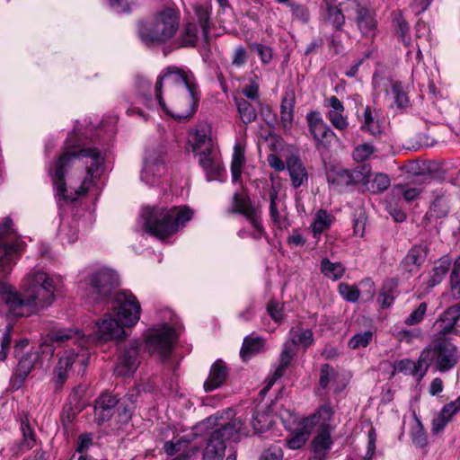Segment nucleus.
<instances>
[{
    "label": "nucleus",
    "instance_id": "1",
    "mask_svg": "<svg viewBox=\"0 0 460 460\" xmlns=\"http://www.w3.org/2000/svg\"><path fill=\"white\" fill-rule=\"evenodd\" d=\"M103 161L96 148L64 152L49 168L57 196L65 201H74L84 195L99 177Z\"/></svg>",
    "mask_w": 460,
    "mask_h": 460
},
{
    "label": "nucleus",
    "instance_id": "2",
    "mask_svg": "<svg viewBox=\"0 0 460 460\" xmlns=\"http://www.w3.org/2000/svg\"><path fill=\"white\" fill-rule=\"evenodd\" d=\"M8 274L0 270V279ZM21 290L0 279V296L9 317H28L49 306L55 300V279L42 270H33L22 279Z\"/></svg>",
    "mask_w": 460,
    "mask_h": 460
},
{
    "label": "nucleus",
    "instance_id": "3",
    "mask_svg": "<svg viewBox=\"0 0 460 460\" xmlns=\"http://www.w3.org/2000/svg\"><path fill=\"white\" fill-rule=\"evenodd\" d=\"M113 314H107L96 322L98 338L103 341L121 340L126 336L125 327H131L140 318L141 306L129 291H121L111 301Z\"/></svg>",
    "mask_w": 460,
    "mask_h": 460
},
{
    "label": "nucleus",
    "instance_id": "4",
    "mask_svg": "<svg viewBox=\"0 0 460 460\" xmlns=\"http://www.w3.org/2000/svg\"><path fill=\"white\" fill-rule=\"evenodd\" d=\"M192 217L193 211L186 206H148L143 208L141 212L146 231L162 240L184 227Z\"/></svg>",
    "mask_w": 460,
    "mask_h": 460
},
{
    "label": "nucleus",
    "instance_id": "5",
    "mask_svg": "<svg viewBox=\"0 0 460 460\" xmlns=\"http://www.w3.org/2000/svg\"><path fill=\"white\" fill-rule=\"evenodd\" d=\"M49 339L52 342L58 344L66 341L77 344L76 348H72L65 351L53 370L51 382L54 384L56 389H60L67 380L68 374L74 365L85 367L88 364L90 352L84 346L89 342L90 336L85 338L84 334H82L78 331L59 330L53 332Z\"/></svg>",
    "mask_w": 460,
    "mask_h": 460
},
{
    "label": "nucleus",
    "instance_id": "6",
    "mask_svg": "<svg viewBox=\"0 0 460 460\" xmlns=\"http://www.w3.org/2000/svg\"><path fill=\"white\" fill-rule=\"evenodd\" d=\"M180 25V13L166 7L156 12L152 17L137 25L140 40L146 46L161 45L170 41L177 33Z\"/></svg>",
    "mask_w": 460,
    "mask_h": 460
},
{
    "label": "nucleus",
    "instance_id": "7",
    "mask_svg": "<svg viewBox=\"0 0 460 460\" xmlns=\"http://www.w3.org/2000/svg\"><path fill=\"white\" fill-rule=\"evenodd\" d=\"M227 214H240L249 222L251 230L243 228L238 232L241 238L248 236L259 240L266 234L261 223V209L260 206L252 202L250 197L244 192H236L232 197L231 206L226 210Z\"/></svg>",
    "mask_w": 460,
    "mask_h": 460
},
{
    "label": "nucleus",
    "instance_id": "8",
    "mask_svg": "<svg viewBox=\"0 0 460 460\" xmlns=\"http://www.w3.org/2000/svg\"><path fill=\"white\" fill-rule=\"evenodd\" d=\"M164 84L169 95L179 91L182 86L190 88L198 85L194 75L190 69L177 66H166L161 71L155 84V94L160 107H164V101L162 98Z\"/></svg>",
    "mask_w": 460,
    "mask_h": 460
},
{
    "label": "nucleus",
    "instance_id": "9",
    "mask_svg": "<svg viewBox=\"0 0 460 460\" xmlns=\"http://www.w3.org/2000/svg\"><path fill=\"white\" fill-rule=\"evenodd\" d=\"M215 429L207 441L203 451V460H222L226 452V441L234 439L241 432L243 422L240 419H233L228 422L217 423Z\"/></svg>",
    "mask_w": 460,
    "mask_h": 460
},
{
    "label": "nucleus",
    "instance_id": "10",
    "mask_svg": "<svg viewBox=\"0 0 460 460\" xmlns=\"http://www.w3.org/2000/svg\"><path fill=\"white\" fill-rule=\"evenodd\" d=\"M12 225V219L6 217L0 226V270L3 273L11 272L24 250L23 242L13 234Z\"/></svg>",
    "mask_w": 460,
    "mask_h": 460
},
{
    "label": "nucleus",
    "instance_id": "11",
    "mask_svg": "<svg viewBox=\"0 0 460 460\" xmlns=\"http://www.w3.org/2000/svg\"><path fill=\"white\" fill-rule=\"evenodd\" d=\"M199 101V86H182L169 95V106L161 107L167 114L178 119H190L196 112Z\"/></svg>",
    "mask_w": 460,
    "mask_h": 460
},
{
    "label": "nucleus",
    "instance_id": "12",
    "mask_svg": "<svg viewBox=\"0 0 460 460\" xmlns=\"http://www.w3.org/2000/svg\"><path fill=\"white\" fill-rule=\"evenodd\" d=\"M428 351V369L434 364L435 369L440 372H447L452 369L458 362L459 352L457 347L449 339L434 337L429 346L422 349Z\"/></svg>",
    "mask_w": 460,
    "mask_h": 460
},
{
    "label": "nucleus",
    "instance_id": "13",
    "mask_svg": "<svg viewBox=\"0 0 460 460\" xmlns=\"http://www.w3.org/2000/svg\"><path fill=\"white\" fill-rule=\"evenodd\" d=\"M83 283L86 286V296L93 303H100L106 299L112 288L118 285L116 273L107 268L91 272Z\"/></svg>",
    "mask_w": 460,
    "mask_h": 460
},
{
    "label": "nucleus",
    "instance_id": "14",
    "mask_svg": "<svg viewBox=\"0 0 460 460\" xmlns=\"http://www.w3.org/2000/svg\"><path fill=\"white\" fill-rule=\"evenodd\" d=\"M175 342L176 332L167 324L153 329L146 337V346L148 351L159 356L163 360L169 358Z\"/></svg>",
    "mask_w": 460,
    "mask_h": 460
},
{
    "label": "nucleus",
    "instance_id": "15",
    "mask_svg": "<svg viewBox=\"0 0 460 460\" xmlns=\"http://www.w3.org/2000/svg\"><path fill=\"white\" fill-rule=\"evenodd\" d=\"M198 23L190 22L186 23L180 36L181 47H193L196 45L199 35L205 41L208 40L209 32V12L208 7L196 4L194 6Z\"/></svg>",
    "mask_w": 460,
    "mask_h": 460
},
{
    "label": "nucleus",
    "instance_id": "16",
    "mask_svg": "<svg viewBox=\"0 0 460 460\" xmlns=\"http://www.w3.org/2000/svg\"><path fill=\"white\" fill-rule=\"evenodd\" d=\"M165 152L163 147H153L146 151L141 181L147 185H155L160 177L165 172Z\"/></svg>",
    "mask_w": 460,
    "mask_h": 460
},
{
    "label": "nucleus",
    "instance_id": "17",
    "mask_svg": "<svg viewBox=\"0 0 460 460\" xmlns=\"http://www.w3.org/2000/svg\"><path fill=\"white\" fill-rule=\"evenodd\" d=\"M306 122L316 149L326 150L331 145L334 132L324 122L319 111H313L307 113Z\"/></svg>",
    "mask_w": 460,
    "mask_h": 460
},
{
    "label": "nucleus",
    "instance_id": "18",
    "mask_svg": "<svg viewBox=\"0 0 460 460\" xmlns=\"http://www.w3.org/2000/svg\"><path fill=\"white\" fill-rule=\"evenodd\" d=\"M117 404H119L118 411H122L119 412L122 421H128L130 419V411L127 410L123 406L124 402L119 403V401L115 396L109 394H103L98 397L94 405V420L98 425H102L111 418L114 407Z\"/></svg>",
    "mask_w": 460,
    "mask_h": 460
},
{
    "label": "nucleus",
    "instance_id": "19",
    "mask_svg": "<svg viewBox=\"0 0 460 460\" xmlns=\"http://www.w3.org/2000/svg\"><path fill=\"white\" fill-rule=\"evenodd\" d=\"M40 359V354L36 349H30L25 352L18 360V364L10 377V388L13 391L19 390L30 373L35 367Z\"/></svg>",
    "mask_w": 460,
    "mask_h": 460
},
{
    "label": "nucleus",
    "instance_id": "20",
    "mask_svg": "<svg viewBox=\"0 0 460 460\" xmlns=\"http://www.w3.org/2000/svg\"><path fill=\"white\" fill-rule=\"evenodd\" d=\"M139 344L134 341L125 347L119 353L114 372L119 376H131L139 365Z\"/></svg>",
    "mask_w": 460,
    "mask_h": 460
},
{
    "label": "nucleus",
    "instance_id": "21",
    "mask_svg": "<svg viewBox=\"0 0 460 460\" xmlns=\"http://www.w3.org/2000/svg\"><path fill=\"white\" fill-rule=\"evenodd\" d=\"M196 435L190 434L182 437H176L164 445V450L168 456H173L180 453L174 460H190L199 451L197 447H189L194 440Z\"/></svg>",
    "mask_w": 460,
    "mask_h": 460
},
{
    "label": "nucleus",
    "instance_id": "22",
    "mask_svg": "<svg viewBox=\"0 0 460 460\" xmlns=\"http://www.w3.org/2000/svg\"><path fill=\"white\" fill-rule=\"evenodd\" d=\"M428 351H421L417 361L404 358L399 360L394 365V371L412 376L417 380H421L428 372V363L429 362Z\"/></svg>",
    "mask_w": 460,
    "mask_h": 460
},
{
    "label": "nucleus",
    "instance_id": "23",
    "mask_svg": "<svg viewBox=\"0 0 460 460\" xmlns=\"http://www.w3.org/2000/svg\"><path fill=\"white\" fill-rule=\"evenodd\" d=\"M190 143L195 155L216 149L211 127L208 124H199L190 132Z\"/></svg>",
    "mask_w": 460,
    "mask_h": 460
},
{
    "label": "nucleus",
    "instance_id": "24",
    "mask_svg": "<svg viewBox=\"0 0 460 460\" xmlns=\"http://www.w3.org/2000/svg\"><path fill=\"white\" fill-rule=\"evenodd\" d=\"M460 320V305H454L446 309L435 323L438 332L436 338L447 339V336L455 332V326Z\"/></svg>",
    "mask_w": 460,
    "mask_h": 460
},
{
    "label": "nucleus",
    "instance_id": "25",
    "mask_svg": "<svg viewBox=\"0 0 460 460\" xmlns=\"http://www.w3.org/2000/svg\"><path fill=\"white\" fill-rule=\"evenodd\" d=\"M428 254L426 244H415L406 253L400 262L402 270L407 273H416L423 264Z\"/></svg>",
    "mask_w": 460,
    "mask_h": 460
},
{
    "label": "nucleus",
    "instance_id": "26",
    "mask_svg": "<svg viewBox=\"0 0 460 460\" xmlns=\"http://www.w3.org/2000/svg\"><path fill=\"white\" fill-rule=\"evenodd\" d=\"M326 106L329 107L326 118L332 127L340 131L346 130L349 128V119L344 114L343 103L336 96H331Z\"/></svg>",
    "mask_w": 460,
    "mask_h": 460
},
{
    "label": "nucleus",
    "instance_id": "27",
    "mask_svg": "<svg viewBox=\"0 0 460 460\" xmlns=\"http://www.w3.org/2000/svg\"><path fill=\"white\" fill-rule=\"evenodd\" d=\"M356 13L355 22L362 36L367 38L375 37L377 31L375 12L365 6H358Z\"/></svg>",
    "mask_w": 460,
    "mask_h": 460
},
{
    "label": "nucleus",
    "instance_id": "28",
    "mask_svg": "<svg viewBox=\"0 0 460 460\" xmlns=\"http://www.w3.org/2000/svg\"><path fill=\"white\" fill-rule=\"evenodd\" d=\"M195 155L199 157V164L206 172L208 181H211L220 175L224 168L217 148L207 152H201Z\"/></svg>",
    "mask_w": 460,
    "mask_h": 460
},
{
    "label": "nucleus",
    "instance_id": "29",
    "mask_svg": "<svg viewBox=\"0 0 460 460\" xmlns=\"http://www.w3.org/2000/svg\"><path fill=\"white\" fill-rule=\"evenodd\" d=\"M460 411V395L448 403H446L439 414L432 420L431 429L435 434L443 431L453 417Z\"/></svg>",
    "mask_w": 460,
    "mask_h": 460
},
{
    "label": "nucleus",
    "instance_id": "30",
    "mask_svg": "<svg viewBox=\"0 0 460 460\" xmlns=\"http://www.w3.org/2000/svg\"><path fill=\"white\" fill-rule=\"evenodd\" d=\"M451 267V261L448 257L438 260L434 267L429 271L423 283L424 292L429 293L435 286L440 284Z\"/></svg>",
    "mask_w": 460,
    "mask_h": 460
},
{
    "label": "nucleus",
    "instance_id": "31",
    "mask_svg": "<svg viewBox=\"0 0 460 460\" xmlns=\"http://www.w3.org/2000/svg\"><path fill=\"white\" fill-rule=\"evenodd\" d=\"M228 376V368L224 361L218 359L210 367L209 375L204 383L206 392L220 387Z\"/></svg>",
    "mask_w": 460,
    "mask_h": 460
},
{
    "label": "nucleus",
    "instance_id": "32",
    "mask_svg": "<svg viewBox=\"0 0 460 460\" xmlns=\"http://www.w3.org/2000/svg\"><path fill=\"white\" fill-rule=\"evenodd\" d=\"M429 180H431V176L429 174L417 175L413 183L418 186L412 187L410 184H398L394 189L402 195L406 202H411L420 197L424 190L422 185L429 182Z\"/></svg>",
    "mask_w": 460,
    "mask_h": 460
},
{
    "label": "nucleus",
    "instance_id": "33",
    "mask_svg": "<svg viewBox=\"0 0 460 460\" xmlns=\"http://www.w3.org/2000/svg\"><path fill=\"white\" fill-rule=\"evenodd\" d=\"M332 439L330 429H320L318 434L313 440V460H324L328 452L332 448Z\"/></svg>",
    "mask_w": 460,
    "mask_h": 460
},
{
    "label": "nucleus",
    "instance_id": "34",
    "mask_svg": "<svg viewBox=\"0 0 460 460\" xmlns=\"http://www.w3.org/2000/svg\"><path fill=\"white\" fill-rule=\"evenodd\" d=\"M333 409L330 402L321 404L317 411L305 420V425L320 426V429H330V421L333 416Z\"/></svg>",
    "mask_w": 460,
    "mask_h": 460
},
{
    "label": "nucleus",
    "instance_id": "35",
    "mask_svg": "<svg viewBox=\"0 0 460 460\" xmlns=\"http://www.w3.org/2000/svg\"><path fill=\"white\" fill-rule=\"evenodd\" d=\"M287 168L295 188L300 187L307 181L306 170L298 157H289L287 161Z\"/></svg>",
    "mask_w": 460,
    "mask_h": 460
},
{
    "label": "nucleus",
    "instance_id": "36",
    "mask_svg": "<svg viewBox=\"0 0 460 460\" xmlns=\"http://www.w3.org/2000/svg\"><path fill=\"white\" fill-rule=\"evenodd\" d=\"M266 350L265 340L260 336L248 335L243 339V342L240 350V356L246 361L252 356L261 353Z\"/></svg>",
    "mask_w": 460,
    "mask_h": 460
},
{
    "label": "nucleus",
    "instance_id": "37",
    "mask_svg": "<svg viewBox=\"0 0 460 460\" xmlns=\"http://www.w3.org/2000/svg\"><path fill=\"white\" fill-rule=\"evenodd\" d=\"M296 354V349L293 348L292 343L286 341L279 357V364L272 374L273 382L284 376Z\"/></svg>",
    "mask_w": 460,
    "mask_h": 460
},
{
    "label": "nucleus",
    "instance_id": "38",
    "mask_svg": "<svg viewBox=\"0 0 460 460\" xmlns=\"http://www.w3.org/2000/svg\"><path fill=\"white\" fill-rule=\"evenodd\" d=\"M338 373L329 364H323L320 368L319 385L326 390L329 387H333V393L339 394L342 387L337 385Z\"/></svg>",
    "mask_w": 460,
    "mask_h": 460
},
{
    "label": "nucleus",
    "instance_id": "39",
    "mask_svg": "<svg viewBox=\"0 0 460 460\" xmlns=\"http://www.w3.org/2000/svg\"><path fill=\"white\" fill-rule=\"evenodd\" d=\"M289 335L290 340L287 342L292 343L294 349H296L297 346L307 349L314 342V333L311 329L292 328L289 332Z\"/></svg>",
    "mask_w": 460,
    "mask_h": 460
},
{
    "label": "nucleus",
    "instance_id": "40",
    "mask_svg": "<svg viewBox=\"0 0 460 460\" xmlns=\"http://www.w3.org/2000/svg\"><path fill=\"white\" fill-rule=\"evenodd\" d=\"M244 152V146L241 143L234 145L231 162L233 181H238L241 179L243 168L246 162Z\"/></svg>",
    "mask_w": 460,
    "mask_h": 460
},
{
    "label": "nucleus",
    "instance_id": "41",
    "mask_svg": "<svg viewBox=\"0 0 460 460\" xmlns=\"http://www.w3.org/2000/svg\"><path fill=\"white\" fill-rule=\"evenodd\" d=\"M239 118L243 124H250L256 120L257 112L255 107L245 98L240 97L234 99Z\"/></svg>",
    "mask_w": 460,
    "mask_h": 460
},
{
    "label": "nucleus",
    "instance_id": "42",
    "mask_svg": "<svg viewBox=\"0 0 460 460\" xmlns=\"http://www.w3.org/2000/svg\"><path fill=\"white\" fill-rule=\"evenodd\" d=\"M332 223V216L325 210H319L314 216V222L312 224V231L314 237L317 238L325 230L330 228Z\"/></svg>",
    "mask_w": 460,
    "mask_h": 460
},
{
    "label": "nucleus",
    "instance_id": "43",
    "mask_svg": "<svg viewBox=\"0 0 460 460\" xmlns=\"http://www.w3.org/2000/svg\"><path fill=\"white\" fill-rule=\"evenodd\" d=\"M360 128L364 131L369 132L373 136H379L382 133V128L379 122L375 119L374 111L371 107L367 106L363 113V121Z\"/></svg>",
    "mask_w": 460,
    "mask_h": 460
},
{
    "label": "nucleus",
    "instance_id": "44",
    "mask_svg": "<svg viewBox=\"0 0 460 460\" xmlns=\"http://www.w3.org/2000/svg\"><path fill=\"white\" fill-rule=\"evenodd\" d=\"M323 11L324 21L331 24L333 29L341 31L345 24V16L341 9L336 5L325 8Z\"/></svg>",
    "mask_w": 460,
    "mask_h": 460
},
{
    "label": "nucleus",
    "instance_id": "45",
    "mask_svg": "<svg viewBox=\"0 0 460 460\" xmlns=\"http://www.w3.org/2000/svg\"><path fill=\"white\" fill-rule=\"evenodd\" d=\"M321 271L325 277L332 280H338L343 276L345 268L340 262H332L324 258L321 261Z\"/></svg>",
    "mask_w": 460,
    "mask_h": 460
},
{
    "label": "nucleus",
    "instance_id": "46",
    "mask_svg": "<svg viewBox=\"0 0 460 460\" xmlns=\"http://www.w3.org/2000/svg\"><path fill=\"white\" fill-rule=\"evenodd\" d=\"M393 24L401 41L405 46H409L411 44L410 26L401 13L394 14Z\"/></svg>",
    "mask_w": 460,
    "mask_h": 460
},
{
    "label": "nucleus",
    "instance_id": "47",
    "mask_svg": "<svg viewBox=\"0 0 460 460\" xmlns=\"http://www.w3.org/2000/svg\"><path fill=\"white\" fill-rule=\"evenodd\" d=\"M272 422V415L266 411L256 410L252 413V426L256 432H264Z\"/></svg>",
    "mask_w": 460,
    "mask_h": 460
},
{
    "label": "nucleus",
    "instance_id": "48",
    "mask_svg": "<svg viewBox=\"0 0 460 460\" xmlns=\"http://www.w3.org/2000/svg\"><path fill=\"white\" fill-rule=\"evenodd\" d=\"M278 193L273 190L270 193V217L274 225L279 228L287 226V217L278 208Z\"/></svg>",
    "mask_w": 460,
    "mask_h": 460
},
{
    "label": "nucleus",
    "instance_id": "49",
    "mask_svg": "<svg viewBox=\"0 0 460 460\" xmlns=\"http://www.w3.org/2000/svg\"><path fill=\"white\" fill-rule=\"evenodd\" d=\"M449 213L447 202L442 197H437L429 207L426 217L429 219L443 218Z\"/></svg>",
    "mask_w": 460,
    "mask_h": 460
},
{
    "label": "nucleus",
    "instance_id": "50",
    "mask_svg": "<svg viewBox=\"0 0 460 460\" xmlns=\"http://www.w3.org/2000/svg\"><path fill=\"white\" fill-rule=\"evenodd\" d=\"M22 439L17 447L16 454H23L31 449L35 444V435L29 424H22Z\"/></svg>",
    "mask_w": 460,
    "mask_h": 460
},
{
    "label": "nucleus",
    "instance_id": "51",
    "mask_svg": "<svg viewBox=\"0 0 460 460\" xmlns=\"http://www.w3.org/2000/svg\"><path fill=\"white\" fill-rule=\"evenodd\" d=\"M449 290L454 299L460 298V256L456 259L453 264L449 276Z\"/></svg>",
    "mask_w": 460,
    "mask_h": 460
},
{
    "label": "nucleus",
    "instance_id": "52",
    "mask_svg": "<svg viewBox=\"0 0 460 460\" xmlns=\"http://www.w3.org/2000/svg\"><path fill=\"white\" fill-rule=\"evenodd\" d=\"M308 425H304V427L297 429L290 438L286 440L287 447L290 449H299L301 448L305 442L308 440L310 437V431L307 429Z\"/></svg>",
    "mask_w": 460,
    "mask_h": 460
},
{
    "label": "nucleus",
    "instance_id": "53",
    "mask_svg": "<svg viewBox=\"0 0 460 460\" xmlns=\"http://www.w3.org/2000/svg\"><path fill=\"white\" fill-rule=\"evenodd\" d=\"M390 186V179L385 173H376L368 180V189L373 193L382 192Z\"/></svg>",
    "mask_w": 460,
    "mask_h": 460
},
{
    "label": "nucleus",
    "instance_id": "54",
    "mask_svg": "<svg viewBox=\"0 0 460 460\" xmlns=\"http://www.w3.org/2000/svg\"><path fill=\"white\" fill-rule=\"evenodd\" d=\"M373 339L371 331H365L353 335L348 342V346L352 349L366 348Z\"/></svg>",
    "mask_w": 460,
    "mask_h": 460
},
{
    "label": "nucleus",
    "instance_id": "55",
    "mask_svg": "<svg viewBox=\"0 0 460 460\" xmlns=\"http://www.w3.org/2000/svg\"><path fill=\"white\" fill-rule=\"evenodd\" d=\"M338 290L341 296L350 303L357 302L360 296L359 289L356 286L347 283H340Z\"/></svg>",
    "mask_w": 460,
    "mask_h": 460
},
{
    "label": "nucleus",
    "instance_id": "56",
    "mask_svg": "<svg viewBox=\"0 0 460 460\" xmlns=\"http://www.w3.org/2000/svg\"><path fill=\"white\" fill-rule=\"evenodd\" d=\"M281 123L285 128L291 127L294 119V106L291 102L283 99L280 106Z\"/></svg>",
    "mask_w": 460,
    "mask_h": 460
},
{
    "label": "nucleus",
    "instance_id": "57",
    "mask_svg": "<svg viewBox=\"0 0 460 460\" xmlns=\"http://www.w3.org/2000/svg\"><path fill=\"white\" fill-rule=\"evenodd\" d=\"M374 146L368 143H365L355 147L352 153V156L356 162H364L368 159L374 154Z\"/></svg>",
    "mask_w": 460,
    "mask_h": 460
},
{
    "label": "nucleus",
    "instance_id": "58",
    "mask_svg": "<svg viewBox=\"0 0 460 460\" xmlns=\"http://www.w3.org/2000/svg\"><path fill=\"white\" fill-rule=\"evenodd\" d=\"M428 305L426 302H421L419 306L413 310L410 315L404 320L406 325L411 326L422 322L427 312Z\"/></svg>",
    "mask_w": 460,
    "mask_h": 460
},
{
    "label": "nucleus",
    "instance_id": "59",
    "mask_svg": "<svg viewBox=\"0 0 460 460\" xmlns=\"http://www.w3.org/2000/svg\"><path fill=\"white\" fill-rule=\"evenodd\" d=\"M13 337V326L7 325L1 339L0 361L7 358L8 351L11 348Z\"/></svg>",
    "mask_w": 460,
    "mask_h": 460
},
{
    "label": "nucleus",
    "instance_id": "60",
    "mask_svg": "<svg viewBox=\"0 0 460 460\" xmlns=\"http://www.w3.org/2000/svg\"><path fill=\"white\" fill-rule=\"evenodd\" d=\"M392 94L394 100L395 104L399 108H402L407 106L408 104V97L406 93L403 90V86L402 83L395 82L392 85Z\"/></svg>",
    "mask_w": 460,
    "mask_h": 460
},
{
    "label": "nucleus",
    "instance_id": "61",
    "mask_svg": "<svg viewBox=\"0 0 460 460\" xmlns=\"http://www.w3.org/2000/svg\"><path fill=\"white\" fill-rule=\"evenodd\" d=\"M59 236L62 240H66L68 243H74L77 239L76 226H70L68 222L62 221L59 226Z\"/></svg>",
    "mask_w": 460,
    "mask_h": 460
},
{
    "label": "nucleus",
    "instance_id": "62",
    "mask_svg": "<svg viewBox=\"0 0 460 460\" xmlns=\"http://www.w3.org/2000/svg\"><path fill=\"white\" fill-rule=\"evenodd\" d=\"M288 6L291 9L292 14L295 17V19L303 23H306L309 22L310 13L305 5L290 3Z\"/></svg>",
    "mask_w": 460,
    "mask_h": 460
},
{
    "label": "nucleus",
    "instance_id": "63",
    "mask_svg": "<svg viewBox=\"0 0 460 460\" xmlns=\"http://www.w3.org/2000/svg\"><path fill=\"white\" fill-rule=\"evenodd\" d=\"M250 49L257 52L261 62L264 64L270 63L272 59V49L268 46L261 43H252L250 44Z\"/></svg>",
    "mask_w": 460,
    "mask_h": 460
},
{
    "label": "nucleus",
    "instance_id": "64",
    "mask_svg": "<svg viewBox=\"0 0 460 460\" xmlns=\"http://www.w3.org/2000/svg\"><path fill=\"white\" fill-rule=\"evenodd\" d=\"M242 93L246 100H251L260 104L259 84L256 81L252 80L249 84L243 88Z\"/></svg>",
    "mask_w": 460,
    "mask_h": 460
}]
</instances>
